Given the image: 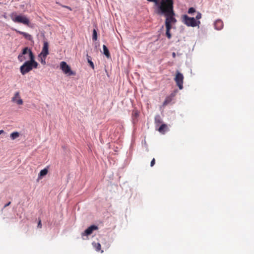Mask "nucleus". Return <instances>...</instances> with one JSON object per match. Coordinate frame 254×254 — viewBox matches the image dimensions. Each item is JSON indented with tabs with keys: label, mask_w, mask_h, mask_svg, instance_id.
<instances>
[{
	"label": "nucleus",
	"mask_w": 254,
	"mask_h": 254,
	"mask_svg": "<svg viewBox=\"0 0 254 254\" xmlns=\"http://www.w3.org/2000/svg\"><path fill=\"white\" fill-rule=\"evenodd\" d=\"M182 22L187 26L195 27L200 23L199 20H196L194 17H190L187 15H183L182 17Z\"/></svg>",
	"instance_id": "obj_4"
},
{
	"label": "nucleus",
	"mask_w": 254,
	"mask_h": 254,
	"mask_svg": "<svg viewBox=\"0 0 254 254\" xmlns=\"http://www.w3.org/2000/svg\"><path fill=\"white\" fill-rule=\"evenodd\" d=\"M172 56H173V58H175V57H176V54H175V53H173V54H172Z\"/></svg>",
	"instance_id": "obj_30"
},
{
	"label": "nucleus",
	"mask_w": 254,
	"mask_h": 254,
	"mask_svg": "<svg viewBox=\"0 0 254 254\" xmlns=\"http://www.w3.org/2000/svg\"><path fill=\"white\" fill-rule=\"evenodd\" d=\"M183 75L178 71L176 73L174 80L180 89H182L183 88Z\"/></svg>",
	"instance_id": "obj_6"
},
{
	"label": "nucleus",
	"mask_w": 254,
	"mask_h": 254,
	"mask_svg": "<svg viewBox=\"0 0 254 254\" xmlns=\"http://www.w3.org/2000/svg\"><path fill=\"white\" fill-rule=\"evenodd\" d=\"M173 0H160V13L165 17L166 35L168 39H171L172 35L170 30L173 25L177 21L175 17Z\"/></svg>",
	"instance_id": "obj_1"
},
{
	"label": "nucleus",
	"mask_w": 254,
	"mask_h": 254,
	"mask_svg": "<svg viewBox=\"0 0 254 254\" xmlns=\"http://www.w3.org/2000/svg\"><path fill=\"white\" fill-rule=\"evenodd\" d=\"M168 131H169V128L167 125L163 124L160 126V133L164 134Z\"/></svg>",
	"instance_id": "obj_13"
},
{
	"label": "nucleus",
	"mask_w": 254,
	"mask_h": 254,
	"mask_svg": "<svg viewBox=\"0 0 254 254\" xmlns=\"http://www.w3.org/2000/svg\"><path fill=\"white\" fill-rule=\"evenodd\" d=\"M62 7H65V8H67L68 9H69V10H72V9L69 6H66V5H63L62 4H60Z\"/></svg>",
	"instance_id": "obj_26"
},
{
	"label": "nucleus",
	"mask_w": 254,
	"mask_h": 254,
	"mask_svg": "<svg viewBox=\"0 0 254 254\" xmlns=\"http://www.w3.org/2000/svg\"><path fill=\"white\" fill-rule=\"evenodd\" d=\"M15 32L17 33H19L20 35H22L24 38L29 41H32V37L31 35L29 34L28 33H27L24 32L20 31L18 30L15 29Z\"/></svg>",
	"instance_id": "obj_11"
},
{
	"label": "nucleus",
	"mask_w": 254,
	"mask_h": 254,
	"mask_svg": "<svg viewBox=\"0 0 254 254\" xmlns=\"http://www.w3.org/2000/svg\"><path fill=\"white\" fill-rule=\"evenodd\" d=\"M48 172V170L47 168H45L42 170L38 175L39 179H41L42 177L46 175Z\"/></svg>",
	"instance_id": "obj_15"
},
{
	"label": "nucleus",
	"mask_w": 254,
	"mask_h": 254,
	"mask_svg": "<svg viewBox=\"0 0 254 254\" xmlns=\"http://www.w3.org/2000/svg\"><path fill=\"white\" fill-rule=\"evenodd\" d=\"M201 18V14L199 12H198L197 13V15L195 16V19L196 20H199Z\"/></svg>",
	"instance_id": "obj_23"
},
{
	"label": "nucleus",
	"mask_w": 254,
	"mask_h": 254,
	"mask_svg": "<svg viewBox=\"0 0 254 254\" xmlns=\"http://www.w3.org/2000/svg\"><path fill=\"white\" fill-rule=\"evenodd\" d=\"M10 203H11L10 202H8V203H7V204H5V205L4 206V207L5 208V207H6L8 206V205H10Z\"/></svg>",
	"instance_id": "obj_28"
},
{
	"label": "nucleus",
	"mask_w": 254,
	"mask_h": 254,
	"mask_svg": "<svg viewBox=\"0 0 254 254\" xmlns=\"http://www.w3.org/2000/svg\"><path fill=\"white\" fill-rule=\"evenodd\" d=\"M149 1H153L155 2V5L156 6L155 12L157 14H159V1L158 0H147Z\"/></svg>",
	"instance_id": "obj_17"
},
{
	"label": "nucleus",
	"mask_w": 254,
	"mask_h": 254,
	"mask_svg": "<svg viewBox=\"0 0 254 254\" xmlns=\"http://www.w3.org/2000/svg\"><path fill=\"white\" fill-rule=\"evenodd\" d=\"M92 245L97 251H99L101 250V246L100 243L93 242Z\"/></svg>",
	"instance_id": "obj_18"
},
{
	"label": "nucleus",
	"mask_w": 254,
	"mask_h": 254,
	"mask_svg": "<svg viewBox=\"0 0 254 254\" xmlns=\"http://www.w3.org/2000/svg\"><path fill=\"white\" fill-rule=\"evenodd\" d=\"M19 136V133L18 132H13L10 135L11 138L13 140L16 139Z\"/></svg>",
	"instance_id": "obj_19"
},
{
	"label": "nucleus",
	"mask_w": 254,
	"mask_h": 254,
	"mask_svg": "<svg viewBox=\"0 0 254 254\" xmlns=\"http://www.w3.org/2000/svg\"><path fill=\"white\" fill-rule=\"evenodd\" d=\"M134 116L135 117H138V113L137 112H135V113H134Z\"/></svg>",
	"instance_id": "obj_27"
},
{
	"label": "nucleus",
	"mask_w": 254,
	"mask_h": 254,
	"mask_svg": "<svg viewBox=\"0 0 254 254\" xmlns=\"http://www.w3.org/2000/svg\"><path fill=\"white\" fill-rule=\"evenodd\" d=\"M60 68L65 74L68 75H75L76 73L71 70L70 67L65 62L60 63Z\"/></svg>",
	"instance_id": "obj_5"
},
{
	"label": "nucleus",
	"mask_w": 254,
	"mask_h": 254,
	"mask_svg": "<svg viewBox=\"0 0 254 254\" xmlns=\"http://www.w3.org/2000/svg\"><path fill=\"white\" fill-rule=\"evenodd\" d=\"M42 223L41 219H39L38 223V228H42Z\"/></svg>",
	"instance_id": "obj_24"
},
{
	"label": "nucleus",
	"mask_w": 254,
	"mask_h": 254,
	"mask_svg": "<svg viewBox=\"0 0 254 254\" xmlns=\"http://www.w3.org/2000/svg\"><path fill=\"white\" fill-rule=\"evenodd\" d=\"M11 101L18 105H21L23 104V101L20 96L19 92L14 93L13 97L11 98Z\"/></svg>",
	"instance_id": "obj_7"
},
{
	"label": "nucleus",
	"mask_w": 254,
	"mask_h": 254,
	"mask_svg": "<svg viewBox=\"0 0 254 254\" xmlns=\"http://www.w3.org/2000/svg\"><path fill=\"white\" fill-rule=\"evenodd\" d=\"M175 95L174 94H171L170 95L167 96L164 102H163V106H165L169 104L172 101Z\"/></svg>",
	"instance_id": "obj_12"
},
{
	"label": "nucleus",
	"mask_w": 254,
	"mask_h": 254,
	"mask_svg": "<svg viewBox=\"0 0 254 254\" xmlns=\"http://www.w3.org/2000/svg\"><path fill=\"white\" fill-rule=\"evenodd\" d=\"M155 164V160L154 158H153L152 161H151V163H150V166L151 167H153L154 164Z\"/></svg>",
	"instance_id": "obj_25"
},
{
	"label": "nucleus",
	"mask_w": 254,
	"mask_h": 254,
	"mask_svg": "<svg viewBox=\"0 0 254 254\" xmlns=\"http://www.w3.org/2000/svg\"><path fill=\"white\" fill-rule=\"evenodd\" d=\"M40 54L47 56L49 55V43L47 41L44 42L43 47L42 48V51Z\"/></svg>",
	"instance_id": "obj_9"
},
{
	"label": "nucleus",
	"mask_w": 254,
	"mask_h": 254,
	"mask_svg": "<svg viewBox=\"0 0 254 254\" xmlns=\"http://www.w3.org/2000/svg\"><path fill=\"white\" fill-rule=\"evenodd\" d=\"M90 57L87 55V61L88 63L89 64V65L92 67L93 69H94V65L93 63L91 61V60L90 59Z\"/></svg>",
	"instance_id": "obj_20"
},
{
	"label": "nucleus",
	"mask_w": 254,
	"mask_h": 254,
	"mask_svg": "<svg viewBox=\"0 0 254 254\" xmlns=\"http://www.w3.org/2000/svg\"><path fill=\"white\" fill-rule=\"evenodd\" d=\"M4 132V131L3 130H0V135L3 132Z\"/></svg>",
	"instance_id": "obj_31"
},
{
	"label": "nucleus",
	"mask_w": 254,
	"mask_h": 254,
	"mask_svg": "<svg viewBox=\"0 0 254 254\" xmlns=\"http://www.w3.org/2000/svg\"><path fill=\"white\" fill-rule=\"evenodd\" d=\"M98 229V227L95 225H92L89 227L87 229L85 230L83 233L82 234V236H88L91 234L94 230Z\"/></svg>",
	"instance_id": "obj_8"
},
{
	"label": "nucleus",
	"mask_w": 254,
	"mask_h": 254,
	"mask_svg": "<svg viewBox=\"0 0 254 254\" xmlns=\"http://www.w3.org/2000/svg\"><path fill=\"white\" fill-rule=\"evenodd\" d=\"M3 17H4L5 18H6V16H5V15H4V16H3Z\"/></svg>",
	"instance_id": "obj_32"
},
{
	"label": "nucleus",
	"mask_w": 254,
	"mask_h": 254,
	"mask_svg": "<svg viewBox=\"0 0 254 254\" xmlns=\"http://www.w3.org/2000/svg\"><path fill=\"white\" fill-rule=\"evenodd\" d=\"M103 49L104 54L107 57V58H110V54L108 48L105 45H104L103 46Z\"/></svg>",
	"instance_id": "obj_16"
},
{
	"label": "nucleus",
	"mask_w": 254,
	"mask_h": 254,
	"mask_svg": "<svg viewBox=\"0 0 254 254\" xmlns=\"http://www.w3.org/2000/svg\"><path fill=\"white\" fill-rule=\"evenodd\" d=\"M93 40L96 41L97 39V34L95 29L93 30V36H92Z\"/></svg>",
	"instance_id": "obj_21"
},
{
	"label": "nucleus",
	"mask_w": 254,
	"mask_h": 254,
	"mask_svg": "<svg viewBox=\"0 0 254 254\" xmlns=\"http://www.w3.org/2000/svg\"><path fill=\"white\" fill-rule=\"evenodd\" d=\"M24 56H25V57H26V58H27V59H29L28 54H26L25 55H24Z\"/></svg>",
	"instance_id": "obj_29"
},
{
	"label": "nucleus",
	"mask_w": 254,
	"mask_h": 254,
	"mask_svg": "<svg viewBox=\"0 0 254 254\" xmlns=\"http://www.w3.org/2000/svg\"><path fill=\"white\" fill-rule=\"evenodd\" d=\"M47 56V55H42L41 54H39L38 56L39 61L41 62V64L44 65L46 64V59Z\"/></svg>",
	"instance_id": "obj_14"
},
{
	"label": "nucleus",
	"mask_w": 254,
	"mask_h": 254,
	"mask_svg": "<svg viewBox=\"0 0 254 254\" xmlns=\"http://www.w3.org/2000/svg\"><path fill=\"white\" fill-rule=\"evenodd\" d=\"M194 12H195V9L193 7H190L188 11L189 14H192Z\"/></svg>",
	"instance_id": "obj_22"
},
{
	"label": "nucleus",
	"mask_w": 254,
	"mask_h": 254,
	"mask_svg": "<svg viewBox=\"0 0 254 254\" xmlns=\"http://www.w3.org/2000/svg\"><path fill=\"white\" fill-rule=\"evenodd\" d=\"M11 20L15 23H21L23 24L29 25L30 21L25 15H17L16 12H13L10 14Z\"/></svg>",
	"instance_id": "obj_3"
},
{
	"label": "nucleus",
	"mask_w": 254,
	"mask_h": 254,
	"mask_svg": "<svg viewBox=\"0 0 254 254\" xmlns=\"http://www.w3.org/2000/svg\"><path fill=\"white\" fill-rule=\"evenodd\" d=\"M157 117L155 118V121L157 122Z\"/></svg>",
	"instance_id": "obj_33"
},
{
	"label": "nucleus",
	"mask_w": 254,
	"mask_h": 254,
	"mask_svg": "<svg viewBox=\"0 0 254 254\" xmlns=\"http://www.w3.org/2000/svg\"><path fill=\"white\" fill-rule=\"evenodd\" d=\"M27 54H28L29 60L25 62L20 67V72L22 75H24L29 72L33 68H37L38 65V63L35 61V56L32 50L28 47L23 48L21 53L18 56L17 58L18 61L22 62L27 59L26 57L24 56V55Z\"/></svg>",
	"instance_id": "obj_2"
},
{
	"label": "nucleus",
	"mask_w": 254,
	"mask_h": 254,
	"mask_svg": "<svg viewBox=\"0 0 254 254\" xmlns=\"http://www.w3.org/2000/svg\"><path fill=\"white\" fill-rule=\"evenodd\" d=\"M214 26L215 29L217 30H220L222 29L223 27V22L220 19L216 20L214 23Z\"/></svg>",
	"instance_id": "obj_10"
}]
</instances>
